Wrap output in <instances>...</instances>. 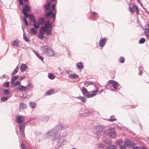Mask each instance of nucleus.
<instances>
[{"mask_svg": "<svg viewBox=\"0 0 149 149\" xmlns=\"http://www.w3.org/2000/svg\"><path fill=\"white\" fill-rule=\"evenodd\" d=\"M40 49L43 53L50 56L54 54L52 49L47 45H43L41 47Z\"/></svg>", "mask_w": 149, "mask_h": 149, "instance_id": "f257e3e1", "label": "nucleus"}, {"mask_svg": "<svg viewBox=\"0 0 149 149\" xmlns=\"http://www.w3.org/2000/svg\"><path fill=\"white\" fill-rule=\"evenodd\" d=\"M102 126L95 127L93 129V132L98 137L101 136L103 134L104 131Z\"/></svg>", "mask_w": 149, "mask_h": 149, "instance_id": "f03ea898", "label": "nucleus"}, {"mask_svg": "<svg viewBox=\"0 0 149 149\" xmlns=\"http://www.w3.org/2000/svg\"><path fill=\"white\" fill-rule=\"evenodd\" d=\"M30 10V7L28 5H25L24 6H23L22 10L23 14L26 17H28V14L27 13L29 12Z\"/></svg>", "mask_w": 149, "mask_h": 149, "instance_id": "7ed1b4c3", "label": "nucleus"}, {"mask_svg": "<svg viewBox=\"0 0 149 149\" xmlns=\"http://www.w3.org/2000/svg\"><path fill=\"white\" fill-rule=\"evenodd\" d=\"M57 132L54 129H52L49 131L47 133V134L49 136H50L51 138H54L53 140H55L56 138L55 137L57 135Z\"/></svg>", "mask_w": 149, "mask_h": 149, "instance_id": "20e7f679", "label": "nucleus"}, {"mask_svg": "<svg viewBox=\"0 0 149 149\" xmlns=\"http://www.w3.org/2000/svg\"><path fill=\"white\" fill-rule=\"evenodd\" d=\"M28 17L29 20L32 21L34 23V26L35 28L36 29H38L39 27V25H36L35 24V23L36 22L35 20V19L34 16L33 15L31 14L29 15L28 14Z\"/></svg>", "mask_w": 149, "mask_h": 149, "instance_id": "39448f33", "label": "nucleus"}, {"mask_svg": "<svg viewBox=\"0 0 149 149\" xmlns=\"http://www.w3.org/2000/svg\"><path fill=\"white\" fill-rule=\"evenodd\" d=\"M130 11L132 13H134L136 11V13L137 14L139 13V11L137 7L135 5H134L132 7L130 6L129 7Z\"/></svg>", "mask_w": 149, "mask_h": 149, "instance_id": "423d86ee", "label": "nucleus"}, {"mask_svg": "<svg viewBox=\"0 0 149 149\" xmlns=\"http://www.w3.org/2000/svg\"><path fill=\"white\" fill-rule=\"evenodd\" d=\"M144 33L145 36L148 39L149 38V23L145 26Z\"/></svg>", "mask_w": 149, "mask_h": 149, "instance_id": "0eeeda50", "label": "nucleus"}, {"mask_svg": "<svg viewBox=\"0 0 149 149\" xmlns=\"http://www.w3.org/2000/svg\"><path fill=\"white\" fill-rule=\"evenodd\" d=\"M16 122L19 124L22 123L24 121V117L23 116H18L17 118L16 116Z\"/></svg>", "mask_w": 149, "mask_h": 149, "instance_id": "6e6552de", "label": "nucleus"}, {"mask_svg": "<svg viewBox=\"0 0 149 149\" xmlns=\"http://www.w3.org/2000/svg\"><path fill=\"white\" fill-rule=\"evenodd\" d=\"M20 42L19 41L16 39L14 41H13L11 43V45L13 46L14 48H16L19 46Z\"/></svg>", "mask_w": 149, "mask_h": 149, "instance_id": "1a4fd4ad", "label": "nucleus"}, {"mask_svg": "<svg viewBox=\"0 0 149 149\" xmlns=\"http://www.w3.org/2000/svg\"><path fill=\"white\" fill-rule=\"evenodd\" d=\"M125 144L129 147H132L135 145V143L133 141L128 140L125 141Z\"/></svg>", "mask_w": 149, "mask_h": 149, "instance_id": "9d476101", "label": "nucleus"}, {"mask_svg": "<svg viewBox=\"0 0 149 149\" xmlns=\"http://www.w3.org/2000/svg\"><path fill=\"white\" fill-rule=\"evenodd\" d=\"M106 43L105 38H101L99 42V46L101 47H103Z\"/></svg>", "mask_w": 149, "mask_h": 149, "instance_id": "9b49d317", "label": "nucleus"}, {"mask_svg": "<svg viewBox=\"0 0 149 149\" xmlns=\"http://www.w3.org/2000/svg\"><path fill=\"white\" fill-rule=\"evenodd\" d=\"M98 91V88L97 87L96 88V89L95 90V91L92 94H88V93L86 97H87L88 98H91V97H93L94 96H95L97 94V92Z\"/></svg>", "mask_w": 149, "mask_h": 149, "instance_id": "f8f14e48", "label": "nucleus"}, {"mask_svg": "<svg viewBox=\"0 0 149 149\" xmlns=\"http://www.w3.org/2000/svg\"><path fill=\"white\" fill-rule=\"evenodd\" d=\"M38 21L39 24L42 25L45 23V19L43 17H41L38 19Z\"/></svg>", "mask_w": 149, "mask_h": 149, "instance_id": "ddd939ff", "label": "nucleus"}, {"mask_svg": "<svg viewBox=\"0 0 149 149\" xmlns=\"http://www.w3.org/2000/svg\"><path fill=\"white\" fill-rule=\"evenodd\" d=\"M115 131V129L113 127H109L107 129L105 132L108 135L111 132H114Z\"/></svg>", "mask_w": 149, "mask_h": 149, "instance_id": "4468645a", "label": "nucleus"}, {"mask_svg": "<svg viewBox=\"0 0 149 149\" xmlns=\"http://www.w3.org/2000/svg\"><path fill=\"white\" fill-rule=\"evenodd\" d=\"M28 69L27 66L25 64H22L20 67V70L21 72H23L26 70Z\"/></svg>", "mask_w": 149, "mask_h": 149, "instance_id": "2eb2a0df", "label": "nucleus"}, {"mask_svg": "<svg viewBox=\"0 0 149 149\" xmlns=\"http://www.w3.org/2000/svg\"><path fill=\"white\" fill-rule=\"evenodd\" d=\"M53 23H45V26L46 28V29H52V27L54 26V25H53L52 24Z\"/></svg>", "mask_w": 149, "mask_h": 149, "instance_id": "dca6fc26", "label": "nucleus"}, {"mask_svg": "<svg viewBox=\"0 0 149 149\" xmlns=\"http://www.w3.org/2000/svg\"><path fill=\"white\" fill-rule=\"evenodd\" d=\"M17 89H19L22 91H25L27 89V88L26 86H24L22 85H20L17 88Z\"/></svg>", "mask_w": 149, "mask_h": 149, "instance_id": "f3484780", "label": "nucleus"}, {"mask_svg": "<svg viewBox=\"0 0 149 149\" xmlns=\"http://www.w3.org/2000/svg\"><path fill=\"white\" fill-rule=\"evenodd\" d=\"M81 90L84 96L85 97H86L88 93V91L87 89L84 87H82Z\"/></svg>", "mask_w": 149, "mask_h": 149, "instance_id": "a211bd4d", "label": "nucleus"}, {"mask_svg": "<svg viewBox=\"0 0 149 149\" xmlns=\"http://www.w3.org/2000/svg\"><path fill=\"white\" fill-rule=\"evenodd\" d=\"M63 128H64V127H63ZM54 129L56 130V132H57L58 131H59L63 129V128L62 126V125L61 124H59L58 125L55 127Z\"/></svg>", "mask_w": 149, "mask_h": 149, "instance_id": "6ab92c4d", "label": "nucleus"}, {"mask_svg": "<svg viewBox=\"0 0 149 149\" xmlns=\"http://www.w3.org/2000/svg\"><path fill=\"white\" fill-rule=\"evenodd\" d=\"M18 77V76L17 75L16 76H13L11 79V83L12 85H13L14 84V82Z\"/></svg>", "mask_w": 149, "mask_h": 149, "instance_id": "aec40b11", "label": "nucleus"}, {"mask_svg": "<svg viewBox=\"0 0 149 149\" xmlns=\"http://www.w3.org/2000/svg\"><path fill=\"white\" fill-rule=\"evenodd\" d=\"M109 137L110 138H115L116 136V134L115 133V131L114 132H112L110 133V134H109L108 135Z\"/></svg>", "mask_w": 149, "mask_h": 149, "instance_id": "412c9836", "label": "nucleus"}, {"mask_svg": "<svg viewBox=\"0 0 149 149\" xmlns=\"http://www.w3.org/2000/svg\"><path fill=\"white\" fill-rule=\"evenodd\" d=\"M77 68L80 70L82 69L83 68V65L81 62L78 63L77 64Z\"/></svg>", "mask_w": 149, "mask_h": 149, "instance_id": "4be33fe9", "label": "nucleus"}, {"mask_svg": "<svg viewBox=\"0 0 149 149\" xmlns=\"http://www.w3.org/2000/svg\"><path fill=\"white\" fill-rule=\"evenodd\" d=\"M19 70V68L18 67V66H17L13 71V72L12 73L11 75L13 76L15 75L17 72Z\"/></svg>", "mask_w": 149, "mask_h": 149, "instance_id": "5701e85b", "label": "nucleus"}, {"mask_svg": "<svg viewBox=\"0 0 149 149\" xmlns=\"http://www.w3.org/2000/svg\"><path fill=\"white\" fill-rule=\"evenodd\" d=\"M69 77H70L72 79H76L78 77V76L76 74H71L70 75V76H69Z\"/></svg>", "mask_w": 149, "mask_h": 149, "instance_id": "b1692460", "label": "nucleus"}, {"mask_svg": "<svg viewBox=\"0 0 149 149\" xmlns=\"http://www.w3.org/2000/svg\"><path fill=\"white\" fill-rule=\"evenodd\" d=\"M19 107L21 109L23 110L26 108V105L24 103L22 102L20 104Z\"/></svg>", "mask_w": 149, "mask_h": 149, "instance_id": "393cba45", "label": "nucleus"}, {"mask_svg": "<svg viewBox=\"0 0 149 149\" xmlns=\"http://www.w3.org/2000/svg\"><path fill=\"white\" fill-rule=\"evenodd\" d=\"M50 6V3H49L45 4L44 6V8L45 11H47L49 10Z\"/></svg>", "mask_w": 149, "mask_h": 149, "instance_id": "a878e982", "label": "nucleus"}, {"mask_svg": "<svg viewBox=\"0 0 149 149\" xmlns=\"http://www.w3.org/2000/svg\"><path fill=\"white\" fill-rule=\"evenodd\" d=\"M52 29H46V34L48 35H51V31Z\"/></svg>", "mask_w": 149, "mask_h": 149, "instance_id": "bb28decb", "label": "nucleus"}, {"mask_svg": "<svg viewBox=\"0 0 149 149\" xmlns=\"http://www.w3.org/2000/svg\"><path fill=\"white\" fill-rule=\"evenodd\" d=\"M54 90L53 89H50L49 91H47L46 93V95H51L53 93Z\"/></svg>", "mask_w": 149, "mask_h": 149, "instance_id": "cd10ccee", "label": "nucleus"}, {"mask_svg": "<svg viewBox=\"0 0 149 149\" xmlns=\"http://www.w3.org/2000/svg\"><path fill=\"white\" fill-rule=\"evenodd\" d=\"M36 105V104L35 102H30L29 103V106L32 108H34Z\"/></svg>", "mask_w": 149, "mask_h": 149, "instance_id": "c85d7f7f", "label": "nucleus"}, {"mask_svg": "<svg viewBox=\"0 0 149 149\" xmlns=\"http://www.w3.org/2000/svg\"><path fill=\"white\" fill-rule=\"evenodd\" d=\"M10 90L9 89H6L3 92V94L4 95H8L9 94Z\"/></svg>", "mask_w": 149, "mask_h": 149, "instance_id": "c756f323", "label": "nucleus"}, {"mask_svg": "<svg viewBox=\"0 0 149 149\" xmlns=\"http://www.w3.org/2000/svg\"><path fill=\"white\" fill-rule=\"evenodd\" d=\"M52 12L51 11H49L48 12H47L45 14L46 17L47 18H50L51 17L49 16L52 14Z\"/></svg>", "mask_w": 149, "mask_h": 149, "instance_id": "7c9ffc66", "label": "nucleus"}, {"mask_svg": "<svg viewBox=\"0 0 149 149\" xmlns=\"http://www.w3.org/2000/svg\"><path fill=\"white\" fill-rule=\"evenodd\" d=\"M125 61V58L123 56H121L119 58V62L121 63H123Z\"/></svg>", "mask_w": 149, "mask_h": 149, "instance_id": "2f4dec72", "label": "nucleus"}, {"mask_svg": "<svg viewBox=\"0 0 149 149\" xmlns=\"http://www.w3.org/2000/svg\"><path fill=\"white\" fill-rule=\"evenodd\" d=\"M48 76L49 78L51 79H53L55 78V76L51 73H49Z\"/></svg>", "mask_w": 149, "mask_h": 149, "instance_id": "473e14b6", "label": "nucleus"}, {"mask_svg": "<svg viewBox=\"0 0 149 149\" xmlns=\"http://www.w3.org/2000/svg\"><path fill=\"white\" fill-rule=\"evenodd\" d=\"M78 99L80 100L83 102H85L86 101L85 98L84 97L79 96L78 97Z\"/></svg>", "mask_w": 149, "mask_h": 149, "instance_id": "72a5a7b5", "label": "nucleus"}, {"mask_svg": "<svg viewBox=\"0 0 149 149\" xmlns=\"http://www.w3.org/2000/svg\"><path fill=\"white\" fill-rule=\"evenodd\" d=\"M60 73H61L62 74L64 75L65 74H69L70 72V71L69 70H65L63 72H62V71H60Z\"/></svg>", "mask_w": 149, "mask_h": 149, "instance_id": "f704fd0d", "label": "nucleus"}, {"mask_svg": "<svg viewBox=\"0 0 149 149\" xmlns=\"http://www.w3.org/2000/svg\"><path fill=\"white\" fill-rule=\"evenodd\" d=\"M23 37L24 39L25 40V41L27 42H28L29 41V39L27 37L25 34V33H24L23 34Z\"/></svg>", "mask_w": 149, "mask_h": 149, "instance_id": "c9c22d12", "label": "nucleus"}, {"mask_svg": "<svg viewBox=\"0 0 149 149\" xmlns=\"http://www.w3.org/2000/svg\"><path fill=\"white\" fill-rule=\"evenodd\" d=\"M84 84L86 87H87L88 86L92 84L93 85V84L92 82H86L84 83Z\"/></svg>", "mask_w": 149, "mask_h": 149, "instance_id": "e433bc0d", "label": "nucleus"}, {"mask_svg": "<svg viewBox=\"0 0 149 149\" xmlns=\"http://www.w3.org/2000/svg\"><path fill=\"white\" fill-rule=\"evenodd\" d=\"M118 86V84L117 82H116L114 84L112 85V86L115 89H117V87Z\"/></svg>", "mask_w": 149, "mask_h": 149, "instance_id": "4c0bfd02", "label": "nucleus"}, {"mask_svg": "<svg viewBox=\"0 0 149 149\" xmlns=\"http://www.w3.org/2000/svg\"><path fill=\"white\" fill-rule=\"evenodd\" d=\"M25 127V124H21L19 125V129L24 130Z\"/></svg>", "mask_w": 149, "mask_h": 149, "instance_id": "58836bf2", "label": "nucleus"}, {"mask_svg": "<svg viewBox=\"0 0 149 149\" xmlns=\"http://www.w3.org/2000/svg\"><path fill=\"white\" fill-rule=\"evenodd\" d=\"M31 31L34 34H36V31L34 28H31Z\"/></svg>", "mask_w": 149, "mask_h": 149, "instance_id": "ea45409f", "label": "nucleus"}, {"mask_svg": "<svg viewBox=\"0 0 149 149\" xmlns=\"http://www.w3.org/2000/svg\"><path fill=\"white\" fill-rule=\"evenodd\" d=\"M21 82L20 81H17L15 82V83H14V84H13V86H16L20 85L21 84Z\"/></svg>", "mask_w": 149, "mask_h": 149, "instance_id": "a19ab883", "label": "nucleus"}, {"mask_svg": "<svg viewBox=\"0 0 149 149\" xmlns=\"http://www.w3.org/2000/svg\"><path fill=\"white\" fill-rule=\"evenodd\" d=\"M38 37L40 39H43L44 38V36L43 35L39 33L38 35Z\"/></svg>", "mask_w": 149, "mask_h": 149, "instance_id": "79ce46f5", "label": "nucleus"}, {"mask_svg": "<svg viewBox=\"0 0 149 149\" xmlns=\"http://www.w3.org/2000/svg\"><path fill=\"white\" fill-rule=\"evenodd\" d=\"M9 82H7L3 84V86L6 88H8L9 87Z\"/></svg>", "mask_w": 149, "mask_h": 149, "instance_id": "37998d69", "label": "nucleus"}, {"mask_svg": "<svg viewBox=\"0 0 149 149\" xmlns=\"http://www.w3.org/2000/svg\"><path fill=\"white\" fill-rule=\"evenodd\" d=\"M8 97H1V100L2 101H6L8 99Z\"/></svg>", "mask_w": 149, "mask_h": 149, "instance_id": "c03bdc74", "label": "nucleus"}, {"mask_svg": "<svg viewBox=\"0 0 149 149\" xmlns=\"http://www.w3.org/2000/svg\"><path fill=\"white\" fill-rule=\"evenodd\" d=\"M40 30L43 31V32H45L46 31V28L45 26H41L40 28Z\"/></svg>", "mask_w": 149, "mask_h": 149, "instance_id": "a18cd8bd", "label": "nucleus"}, {"mask_svg": "<svg viewBox=\"0 0 149 149\" xmlns=\"http://www.w3.org/2000/svg\"><path fill=\"white\" fill-rule=\"evenodd\" d=\"M145 41V39L143 38H141L139 40L140 43L141 44L143 43Z\"/></svg>", "mask_w": 149, "mask_h": 149, "instance_id": "49530a36", "label": "nucleus"}, {"mask_svg": "<svg viewBox=\"0 0 149 149\" xmlns=\"http://www.w3.org/2000/svg\"><path fill=\"white\" fill-rule=\"evenodd\" d=\"M23 20L24 22L25 25L26 26H28L29 25V24L26 18H23Z\"/></svg>", "mask_w": 149, "mask_h": 149, "instance_id": "de8ad7c7", "label": "nucleus"}, {"mask_svg": "<svg viewBox=\"0 0 149 149\" xmlns=\"http://www.w3.org/2000/svg\"><path fill=\"white\" fill-rule=\"evenodd\" d=\"M27 86L28 87L27 89L32 88H33V86L31 84L29 83L27 85Z\"/></svg>", "mask_w": 149, "mask_h": 149, "instance_id": "09e8293b", "label": "nucleus"}, {"mask_svg": "<svg viewBox=\"0 0 149 149\" xmlns=\"http://www.w3.org/2000/svg\"><path fill=\"white\" fill-rule=\"evenodd\" d=\"M123 143V141L121 140H118L117 142V145H121V144Z\"/></svg>", "mask_w": 149, "mask_h": 149, "instance_id": "8fccbe9b", "label": "nucleus"}, {"mask_svg": "<svg viewBox=\"0 0 149 149\" xmlns=\"http://www.w3.org/2000/svg\"><path fill=\"white\" fill-rule=\"evenodd\" d=\"M88 112H87L86 113H83L80 114V115H81V116H83V117H85L88 115Z\"/></svg>", "mask_w": 149, "mask_h": 149, "instance_id": "3c124183", "label": "nucleus"}, {"mask_svg": "<svg viewBox=\"0 0 149 149\" xmlns=\"http://www.w3.org/2000/svg\"><path fill=\"white\" fill-rule=\"evenodd\" d=\"M107 120L109 121L113 122L114 121L116 120L117 119L116 118H113L112 119L110 118L107 119Z\"/></svg>", "mask_w": 149, "mask_h": 149, "instance_id": "603ef678", "label": "nucleus"}, {"mask_svg": "<svg viewBox=\"0 0 149 149\" xmlns=\"http://www.w3.org/2000/svg\"><path fill=\"white\" fill-rule=\"evenodd\" d=\"M37 56L38 58L40 59L42 61H43V58L39 54H37Z\"/></svg>", "mask_w": 149, "mask_h": 149, "instance_id": "864d4df0", "label": "nucleus"}, {"mask_svg": "<svg viewBox=\"0 0 149 149\" xmlns=\"http://www.w3.org/2000/svg\"><path fill=\"white\" fill-rule=\"evenodd\" d=\"M21 147L22 149H27L26 147L25 146L23 143H22L21 145Z\"/></svg>", "mask_w": 149, "mask_h": 149, "instance_id": "5fc2aeb1", "label": "nucleus"}, {"mask_svg": "<svg viewBox=\"0 0 149 149\" xmlns=\"http://www.w3.org/2000/svg\"><path fill=\"white\" fill-rule=\"evenodd\" d=\"M120 149H126V147L125 145H120Z\"/></svg>", "mask_w": 149, "mask_h": 149, "instance_id": "6e6d98bb", "label": "nucleus"}, {"mask_svg": "<svg viewBox=\"0 0 149 149\" xmlns=\"http://www.w3.org/2000/svg\"><path fill=\"white\" fill-rule=\"evenodd\" d=\"M116 82L113 80H110L108 81L109 83H110L111 84H113L115 83Z\"/></svg>", "mask_w": 149, "mask_h": 149, "instance_id": "4d7b16f0", "label": "nucleus"}, {"mask_svg": "<svg viewBox=\"0 0 149 149\" xmlns=\"http://www.w3.org/2000/svg\"><path fill=\"white\" fill-rule=\"evenodd\" d=\"M107 149H116V148H114V146H110L107 148Z\"/></svg>", "mask_w": 149, "mask_h": 149, "instance_id": "13d9d810", "label": "nucleus"}, {"mask_svg": "<svg viewBox=\"0 0 149 149\" xmlns=\"http://www.w3.org/2000/svg\"><path fill=\"white\" fill-rule=\"evenodd\" d=\"M24 130H19L20 133L22 136H23L24 135Z\"/></svg>", "mask_w": 149, "mask_h": 149, "instance_id": "bf43d9fd", "label": "nucleus"}, {"mask_svg": "<svg viewBox=\"0 0 149 149\" xmlns=\"http://www.w3.org/2000/svg\"><path fill=\"white\" fill-rule=\"evenodd\" d=\"M55 15H55V13H54L53 14V15H52V18L53 20H54L55 19Z\"/></svg>", "mask_w": 149, "mask_h": 149, "instance_id": "052dcab7", "label": "nucleus"}, {"mask_svg": "<svg viewBox=\"0 0 149 149\" xmlns=\"http://www.w3.org/2000/svg\"><path fill=\"white\" fill-rule=\"evenodd\" d=\"M137 105H132L130 106L131 108H134L136 107L137 106Z\"/></svg>", "mask_w": 149, "mask_h": 149, "instance_id": "680f3d73", "label": "nucleus"}, {"mask_svg": "<svg viewBox=\"0 0 149 149\" xmlns=\"http://www.w3.org/2000/svg\"><path fill=\"white\" fill-rule=\"evenodd\" d=\"M19 4L21 5H23V1L22 0H19Z\"/></svg>", "mask_w": 149, "mask_h": 149, "instance_id": "e2e57ef3", "label": "nucleus"}, {"mask_svg": "<svg viewBox=\"0 0 149 149\" xmlns=\"http://www.w3.org/2000/svg\"><path fill=\"white\" fill-rule=\"evenodd\" d=\"M45 33V32H43V31H41L40 30L39 33H40L41 34H43L44 35V34Z\"/></svg>", "mask_w": 149, "mask_h": 149, "instance_id": "0e129e2a", "label": "nucleus"}, {"mask_svg": "<svg viewBox=\"0 0 149 149\" xmlns=\"http://www.w3.org/2000/svg\"><path fill=\"white\" fill-rule=\"evenodd\" d=\"M25 76L24 75H23V76H22L21 78L20 79L21 80H22L24 79L25 78Z\"/></svg>", "mask_w": 149, "mask_h": 149, "instance_id": "69168bd1", "label": "nucleus"}, {"mask_svg": "<svg viewBox=\"0 0 149 149\" xmlns=\"http://www.w3.org/2000/svg\"><path fill=\"white\" fill-rule=\"evenodd\" d=\"M133 149H139V148L138 146L134 147H133Z\"/></svg>", "mask_w": 149, "mask_h": 149, "instance_id": "338daca9", "label": "nucleus"}, {"mask_svg": "<svg viewBox=\"0 0 149 149\" xmlns=\"http://www.w3.org/2000/svg\"><path fill=\"white\" fill-rule=\"evenodd\" d=\"M5 77V74H3V75L1 77H0V79H3V78H4Z\"/></svg>", "mask_w": 149, "mask_h": 149, "instance_id": "774afa93", "label": "nucleus"}]
</instances>
